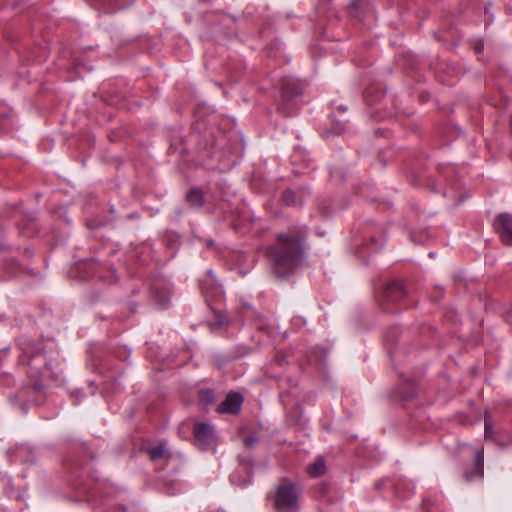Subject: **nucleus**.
<instances>
[{
    "label": "nucleus",
    "mask_w": 512,
    "mask_h": 512,
    "mask_svg": "<svg viewBox=\"0 0 512 512\" xmlns=\"http://www.w3.org/2000/svg\"><path fill=\"white\" fill-rule=\"evenodd\" d=\"M256 441H257V439L255 437H246L244 439V444L246 446H252Z\"/></svg>",
    "instance_id": "9b49d317"
},
{
    "label": "nucleus",
    "mask_w": 512,
    "mask_h": 512,
    "mask_svg": "<svg viewBox=\"0 0 512 512\" xmlns=\"http://www.w3.org/2000/svg\"><path fill=\"white\" fill-rule=\"evenodd\" d=\"M284 197V201L287 202V203H290L292 201V192L291 191H286L283 195Z\"/></svg>",
    "instance_id": "f8f14e48"
},
{
    "label": "nucleus",
    "mask_w": 512,
    "mask_h": 512,
    "mask_svg": "<svg viewBox=\"0 0 512 512\" xmlns=\"http://www.w3.org/2000/svg\"><path fill=\"white\" fill-rule=\"evenodd\" d=\"M149 456L152 460L162 459L168 456V452L166 447L163 444L158 445L157 447L151 448L149 451Z\"/></svg>",
    "instance_id": "6e6552de"
},
{
    "label": "nucleus",
    "mask_w": 512,
    "mask_h": 512,
    "mask_svg": "<svg viewBox=\"0 0 512 512\" xmlns=\"http://www.w3.org/2000/svg\"><path fill=\"white\" fill-rule=\"evenodd\" d=\"M495 226L500 234L502 241L507 245H512V215H499L497 217Z\"/></svg>",
    "instance_id": "20e7f679"
},
{
    "label": "nucleus",
    "mask_w": 512,
    "mask_h": 512,
    "mask_svg": "<svg viewBox=\"0 0 512 512\" xmlns=\"http://www.w3.org/2000/svg\"><path fill=\"white\" fill-rule=\"evenodd\" d=\"M194 436L201 449L212 447L216 439L213 427L205 423H197L195 425Z\"/></svg>",
    "instance_id": "7ed1b4c3"
},
{
    "label": "nucleus",
    "mask_w": 512,
    "mask_h": 512,
    "mask_svg": "<svg viewBox=\"0 0 512 512\" xmlns=\"http://www.w3.org/2000/svg\"><path fill=\"white\" fill-rule=\"evenodd\" d=\"M299 492L295 486L283 481L277 488L275 505L277 509L282 511H294L298 507Z\"/></svg>",
    "instance_id": "f03ea898"
},
{
    "label": "nucleus",
    "mask_w": 512,
    "mask_h": 512,
    "mask_svg": "<svg viewBox=\"0 0 512 512\" xmlns=\"http://www.w3.org/2000/svg\"><path fill=\"white\" fill-rule=\"evenodd\" d=\"M187 201L192 206H200L203 203V194L198 189H192L187 195Z\"/></svg>",
    "instance_id": "0eeeda50"
},
{
    "label": "nucleus",
    "mask_w": 512,
    "mask_h": 512,
    "mask_svg": "<svg viewBox=\"0 0 512 512\" xmlns=\"http://www.w3.org/2000/svg\"><path fill=\"white\" fill-rule=\"evenodd\" d=\"M243 402V398L238 393H230L225 400L218 406L217 411L220 413H237Z\"/></svg>",
    "instance_id": "39448f33"
},
{
    "label": "nucleus",
    "mask_w": 512,
    "mask_h": 512,
    "mask_svg": "<svg viewBox=\"0 0 512 512\" xmlns=\"http://www.w3.org/2000/svg\"><path fill=\"white\" fill-rule=\"evenodd\" d=\"M492 426L488 423V421L485 422V439H489L492 437Z\"/></svg>",
    "instance_id": "9d476101"
},
{
    "label": "nucleus",
    "mask_w": 512,
    "mask_h": 512,
    "mask_svg": "<svg viewBox=\"0 0 512 512\" xmlns=\"http://www.w3.org/2000/svg\"><path fill=\"white\" fill-rule=\"evenodd\" d=\"M389 290H394V289H397V286L396 285H393L391 287L388 288Z\"/></svg>",
    "instance_id": "ddd939ff"
},
{
    "label": "nucleus",
    "mask_w": 512,
    "mask_h": 512,
    "mask_svg": "<svg viewBox=\"0 0 512 512\" xmlns=\"http://www.w3.org/2000/svg\"><path fill=\"white\" fill-rule=\"evenodd\" d=\"M302 255L303 251L298 238L280 235L271 252L273 273L280 278L289 275L300 264Z\"/></svg>",
    "instance_id": "f257e3e1"
},
{
    "label": "nucleus",
    "mask_w": 512,
    "mask_h": 512,
    "mask_svg": "<svg viewBox=\"0 0 512 512\" xmlns=\"http://www.w3.org/2000/svg\"><path fill=\"white\" fill-rule=\"evenodd\" d=\"M476 460H477V467H476L477 476L482 477V475H483V470H482L483 452L482 451H479L477 453Z\"/></svg>",
    "instance_id": "1a4fd4ad"
},
{
    "label": "nucleus",
    "mask_w": 512,
    "mask_h": 512,
    "mask_svg": "<svg viewBox=\"0 0 512 512\" xmlns=\"http://www.w3.org/2000/svg\"><path fill=\"white\" fill-rule=\"evenodd\" d=\"M325 469H326V467H325V463H324L323 459L319 458L308 467V473L312 477H317V476L324 474Z\"/></svg>",
    "instance_id": "423d86ee"
},
{
    "label": "nucleus",
    "mask_w": 512,
    "mask_h": 512,
    "mask_svg": "<svg viewBox=\"0 0 512 512\" xmlns=\"http://www.w3.org/2000/svg\"><path fill=\"white\" fill-rule=\"evenodd\" d=\"M467 480H472V477L469 475H466Z\"/></svg>",
    "instance_id": "4468645a"
}]
</instances>
